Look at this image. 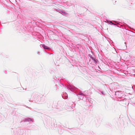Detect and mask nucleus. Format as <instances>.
I'll return each mask as SVG.
<instances>
[{"label": "nucleus", "mask_w": 135, "mask_h": 135, "mask_svg": "<svg viewBox=\"0 0 135 135\" xmlns=\"http://www.w3.org/2000/svg\"><path fill=\"white\" fill-rule=\"evenodd\" d=\"M94 61L95 62L96 61V62H97L96 61H98V60H95V59H94Z\"/></svg>", "instance_id": "nucleus-4"}, {"label": "nucleus", "mask_w": 135, "mask_h": 135, "mask_svg": "<svg viewBox=\"0 0 135 135\" xmlns=\"http://www.w3.org/2000/svg\"><path fill=\"white\" fill-rule=\"evenodd\" d=\"M81 95H83V93H81Z\"/></svg>", "instance_id": "nucleus-5"}, {"label": "nucleus", "mask_w": 135, "mask_h": 135, "mask_svg": "<svg viewBox=\"0 0 135 135\" xmlns=\"http://www.w3.org/2000/svg\"><path fill=\"white\" fill-rule=\"evenodd\" d=\"M89 56L90 57V58L92 59H94V58L93 57H92V56L90 55H89Z\"/></svg>", "instance_id": "nucleus-3"}, {"label": "nucleus", "mask_w": 135, "mask_h": 135, "mask_svg": "<svg viewBox=\"0 0 135 135\" xmlns=\"http://www.w3.org/2000/svg\"><path fill=\"white\" fill-rule=\"evenodd\" d=\"M42 47H43V48L45 49H49V48L47 46H45L44 45H42Z\"/></svg>", "instance_id": "nucleus-2"}, {"label": "nucleus", "mask_w": 135, "mask_h": 135, "mask_svg": "<svg viewBox=\"0 0 135 135\" xmlns=\"http://www.w3.org/2000/svg\"><path fill=\"white\" fill-rule=\"evenodd\" d=\"M48 58L50 59L54 58V55L52 54H51L50 55H48Z\"/></svg>", "instance_id": "nucleus-1"}]
</instances>
